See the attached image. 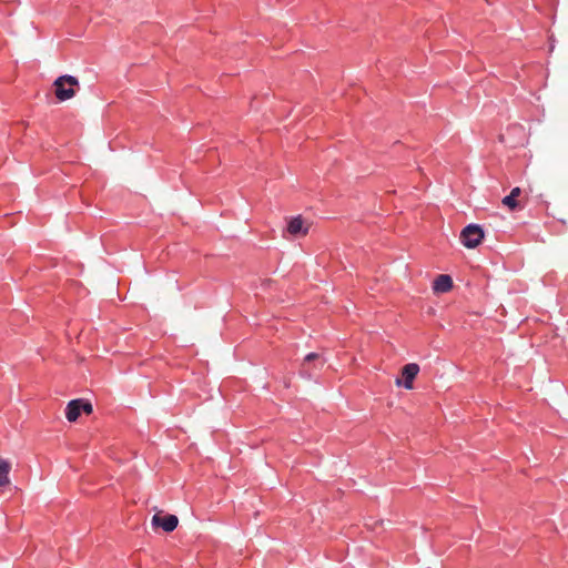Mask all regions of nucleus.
<instances>
[{"label": "nucleus", "instance_id": "nucleus-4", "mask_svg": "<svg viewBox=\"0 0 568 568\" xmlns=\"http://www.w3.org/2000/svg\"><path fill=\"white\" fill-rule=\"evenodd\" d=\"M419 373V366L416 363H409L403 366L400 371V378H396L397 386H403L405 389L414 388V379Z\"/></svg>", "mask_w": 568, "mask_h": 568}, {"label": "nucleus", "instance_id": "nucleus-7", "mask_svg": "<svg viewBox=\"0 0 568 568\" xmlns=\"http://www.w3.org/2000/svg\"><path fill=\"white\" fill-rule=\"evenodd\" d=\"M454 286V282L450 275L440 274L438 275L433 283V291L435 293H447Z\"/></svg>", "mask_w": 568, "mask_h": 568}, {"label": "nucleus", "instance_id": "nucleus-6", "mask_svg": "<svg viewBox=\"0 0 568 568\" xmlns=\"http://www.w3.org/2000/svg\"><path fill=\"white\" fill-rule=\"evenodd\" d=\"M310 225H305L302 215L293 216L287 222L286 231L293 236L307 235Z\"/></svg>", "mask_w": 568, "mask_h": 568}, {"label": "nucleus", "instance_id": "nucleus-8", "mask_svg": "<svg viewBox=\"0 0 568 568\" xmlns=\"http://www.w3.org/2000/svg\"><path fill=\"white\" fill-rule=\"evenodd\" d=\"M521 194V189L516 186L510 191V194L506 195L503 199V204L507 206L510 211H516L521 209L520 202L517 197Z\"/></svg>", "mask_w": 568, "mask_h": 568}, {"label": "nucleus", "instance_id": "nucleus-9", "mask_svg": "<svg viewBox=\"0 0 568 568\" xmlns=\"http://www.w3.org/2000/svg\"><path fill=\"white\" fill-rule=\"evenodd\" d=\"M321 359H322V356L318 353L312 352V353L307 354L304 357V361L300 368L301 376L310 378L312 376V373L308 368V364L311 362L321 361Z\"/></svg>", "mask_w": 568, "mask_h": 568}, {"label": "nucleus", "instance_id": "nucleus-3", "mask_svg": "<svg viewBox=\"0 0 568 568\" xmlns=\"http://www.w3.org/2000/svg\"><path fill=\"white\" fill-rule=\"evenodd\" d=\"M93 412L92 404L84 398L72 399L65 407V417L69 422H75L82 413L90 415Z\"/></svg>", "mask_w": 568, "mask_h": 568}, {"label": "nucleus", "instance_id": "nucleus-2", "mask_svg": "<svg viewBox=\"0 0 568 568\" xmlns=\"http://www.w3.org/2000/svg\"><path fill=\"white\" fill-rule=\"evenodd\" d=\"M484 239V230L478 224H468L460 233V242L467 248L477 247Z\"/></svg>", "mask_w": 568, "mask_h": 568}, {"label": "nucleus", "instance_id": "nucleus-5", "mask_svg": "<svg viewBox=\"0 0 568 568\" xmlns=\"http://www.w3.org/2000/svg\"><path fill=\"white\" fill-rule=\"evenodd\" d=\"M179 525V518L175 515L168 514L165 516H161L160 514H155L152 517V526L160 527L165 532H172L176 529Z\"/></svg>", "mask_w": 568, "mask_h": 568}, {"label": "nucleus", "instance_id": "nucleus-1", "mask_svg": "<svg viewBox=\"0 0 568 568\" xmlns=\"http://www.w3.org/2000/svg\"><path fill=\"white\" fill-rule=\"evenodd\" d=\"M54 95L58 101L63 102L72 99L80 89L78 78L69 74L58 77L53 82Z\"/></svg>", "mask_w": 568, "mask_h": 568}, {"label": "nucleus", "instance_id": "nucleus-10", "mask_svg": "<svg viewBox=\"0 0 568 568\" xmlns=\"http://www.w3.org/2000/svg\"><path fill=\"white\" fill-rule=\"evenodd\" d=\"M11 470V464L8 460L0 459V487L9 485V473Z\"/></svg>", "mask_w": 568, "mask_h": 568}]
</instances>
